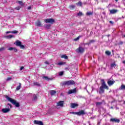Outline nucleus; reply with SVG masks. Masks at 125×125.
<instances>
[{
    "mask_svg": "<svg viewBox=\"0 0 125 125\" xmlns=\"http://www.w3.org/2000/svg\"><path fill=\"white\" fill-rule=\"evenodd\" d=\"M124 104H125V101L124 102Z\"/></svg>",
    "mask_w": 125,
    "mask_h": 125,
    "instance_id": "13d9d810",
    "label": "nucleus"
},
{
    "mask_svg": "<svg viewBox=\"0 0 125 125\" xmlns=\"http://www.w3.org/2000/svg\"><path fill=\"white\" fill-rule=\"evenodd\" d=\"M12 78L11 77H8L6 79L7 82H9V81H11Z\"/></svg>",
    "mask_w": 125,
    "mask_h": 125,
    "instance_id": "ea45409f",
    "label": "nucleus"
},
{
    "mask_svg": "<svg viewBox=\"0 0 125 125\" xmlns=\"http://www.w3.org/2000/svg\"><path fill=\"white\" fill-rule=\"evenodd\" d=\"M44 63H45V64H47V65H49V62H45Z\"/></svg>",
    "mask_w": 125,
    "mask_h": 125,
    "instance_id": "49530a36",
    "label": "nucleus"
},
{
    "mask_svg": "<svg viewBox=\"0 0 125 125\" xmlns=\"http://www.w3.org/2000/svg\"><path fill=\"white\" fill-rule=\"evenodd\" d=\"M118 11H119V10H118L117 9H112L110 10L111 14H115L117 13Z\"/></svg>",
    "mask_w": 125,
    "mask_h": 125,
    "instance_id": "f8f14e48",
    "label": "nucleus"
},
{
    "mask_svg": "<svg viewBox=\"0 0 125 125\" xmlns=\"http://www.w3.org/2000/svg\"><path fill=\"white\" fill-rule=\"evenodd\" d=\"M34 85H37V86H40V83L38 82H34L33 83Z\"/></svg>",
    "mask_w": 125,
    "mask_h": 125,
    "instance_id": "2f4dec72",
    "label": "nucleus"
},
{
    "mask_svg": "<svg viewBox=\"0 0 125 125\" xmlns=\"http://www.w3.org/2000/svg\"><path fill=\"white\" fill-rule=\"evenodd\" d=\"M15 44L17 46H20L22 44V42L19 40H17L15 42Z\"/></svg>",
    "mask_w": 125,
    "mask_h": 125,
    "instance_id": "4468645a",
    "label": "nucleus"
},
{
    "mask_svg": "<svg viewBox=\"0 0 125 125\" xmlns=\"http://www.w3.org/2000/svg\"><path fill=\"white\" fill-rule=\"evenodd\" d=\"M20 48H21V49H25V46L23 45H22L21 44L20 46Z\"/></svg>",
    "mask_w": 125,
    "mask_h": 125,
    "instance_id": "c9c22d12",
    "label": "nucleus"
},
{
    "mask_svg": "<svg viewBox=\"0 0 125 125\" xmlns=\"http://www.w3.org/2000/svg\"><path fill=\"white\" fill-rule=\"evenodd\" d=\"M77 115L78 116H81L82 115H84V111L83 110H81L80 111L77 112Z\"/></svg>",
    "mask_w": 125,
    "mask_h": 125,
    "instance_id": "2eb2a0df",
    "label": "nucleus"
},
{
    "mask_svg": "<svg viewBox=\"0 0 125 125\" xmlns=\"http://www.w3.org/2000/svg\"><path fill=\"white\" fill-rule=\"evenodd\" d=\"M124 64H125V61H123Z\"/></svg>",
    "mask_w": 125,
    "mask_h": 125,
    "instance_id": "6e6d98bb",
    "label": "nucleus"
},
{
    "mask_svg": "<svg viewBox=\"0 0 125 125\" xmlns=\"http://www.w3.org/2000/svg\"><path fill=\"white\" fill-rule=\"evenodd\" d=\"M50 93L51 95H54V94H55V93H56V91L55 90H51L50 91Z\"/></svg>",
    "mask_w": 125,
    "mask_h": 125,
    "instance_id": "4be33fe9",
    "label": "nucleus"
},
{
    "mask_svg": "<svg viewBox=\"0 0 125 125\" xmlns=\"http://www.w3.org/2000/svg\"><path fill=\"white\" fill-rule=\"evenodd\" d=\"M19 85L16 88V90H19L21 88V83H19Z\"/></svg>",
    "mask_w": 125,
    "mask_h": 125,
    "instance_id": "a878e982",
    "label": "nucleus"
},
{
    "mask_svg": "<svg viewBox=\"0 0 125 125\" xmlns=\"http://www.w3.org/2000/svg\"><path fill=\"white\" fill-rule=\"evenodd\" d=\"M111 122H115V123H120V119L117 118H112L110 119Z\"/></svg>",
    "mask_w": 125,
    "mask_h": 125,
    "instance_id": "ddd939ff",
    "label": "nucleus"
},
{
    "mask_svg": "<svg viewBox=\"0 0 125 125\" xmlns=\"http://www.w3.org/2000/svg\"><path fill=\"white\" fill-rule=\"evenodd\" d=\"M123 43H124V42H120V44H123Z\"/></svg>",
    "mask_w": 125,
    "mask_h": 125,
    "instance_id": "603ef678",
    "label": "nucleus"
},
{
    "mask_svg": "<svg viewBox=\"0 0 125 125\" xmlns=\"http://www.w3.org/2000/svg\"><path fill=\"white\" fill-rule=\"evenodd\" d=\"M23 69H24V66H21V67L20 68L21 71H22V70H23Z\"/></svg>",
    "mask_w": 125,
    "mask_h": 125,
    "instance_id": "de8ad7c7",
    "label": "nucleus"
},
{
    "mask_svg": "<svg viewBox=\"0 0 125 125\" xmlns=\"http://www.w3.org/2000/svg\"><path fill=\"white\" fill-rule=\"evenodd\" d=\"M18 3L20 4V5H21V6H23V5H25V4L23 3V1H18Z\"/></svg>",
    "mask_w": 125,
    "mask_h": 125,
    "instance_id": "b1692460",
    "label": "nucleus"
},
{
    "mask_svg": "<svg viewBox=\"0 0 125 125\" xmlns=\"http://www.w3.org/2000/svg\"><path fill=\"white\" fill-rule=\"evenodd\" d=\"M9 33H11V32H10V31H7L6 32V34H9Z\"/></svg>",
    "mask_w": 125,
    "mask_h": 125,
    "instance_id": "3c124183",
    "label": "nucleus"
},
{
    "mask_svg": "<svg viewBox=\"0 0 125 125\" xmlns=\"http://www.w3.org/2000/svg\"><path fill=\"white\" fill-rule=\"evenodd\" d=\"M76 52L78 53H83V52H84V48L82 46H79V48L76 50Z\"/></svg>",
    "mask_w": 125,
    "mask_h": 125,
    "instance_id": "7ed1b4c3",
    "label": "nucleus"
},
{
    "mask_svg": "<svg viewBox=\"0 0 125 125\" xmlns=\"http://www.w3.org/2000/svg\"><path fill=\"white\" fill-rule=\"evenodd\" d=\"M110 67H111V68H115L117 67V64H116V63L115 62H113L111 64Z\"/></svg>",
    "mask_w": 125,
    "mask_h": 125,
    "instance_id": "412c9836",
    "label": "nucleus"
},
{
    "mask_svg": "<svg viewBox=\"0 0 125 125\" xmlns=\"http://www.w3.org/2000/svg\"><path fill=\"white\" fill-rule=\"evenodd\" d=\"M4 47H2L1 48H0V51H3L4 50Z\"/></svg>",
    "mask_w": 125,
    "mask_h": 125,
    "instance_id": "37998d69",
    "label": "nucleus"
},
{
    "mask_svg": "<svg viewBox=\"0 0 125 125\" xmlns=\"http://www.w3.org/2000/svg\"><path fill=\"white\" fill-rule=\"evenodd\" d=\"M83 3H82L81 1H79L78 3V5H79L80 6H82Z\"/></svg>",
    "mask_w": 125,
    "mask_h": 125,
    "instance_id": "a19ab883",
    "label": "nucleus"
},
{
    "mask_svg": "<svg viewBox=\"0 0 125 125\" xmlns=\"http://www.w3.org/2000/svg\"><path fill=\"white\" fill-rule=\"evenodd\" d=\"M96 106H101V105H102V103L101 102H98L96 103Z\"/></svg>",
    "mask_w": 125,
    "mask_h": 125,
    "instance_id": "473e14b6",
    "label": "nucleus"
},
{
    "mask_svg": "<svg viewBox=\"0 0 125 125\" xmlns=\"http://www.w3.org/2000/svg\"><path fill=\"white\" fill-rule=\"evenodd\" d=\"M70 114H73V115H77V112H71Z\"/></svg>",
    "mask_w": 125,
    "mask_h": 125,
    "instance_id": "a18cd8bd",
    "label": "nucleus"
},
{
    "mask_svg": "<svg viewBox=\"0 0 125 125\" xmlns=\"http://www.w3.org/2000/svg\"><path fill=\"white\" fill-rule=\"evenodd\" d=\"M12 34H17L18 33V31L15 30L12 32Z\"/></svg>",
    "mask_w": 125,
    "mask_h": 125,
    "instance_id": "79ce46f5",
    "label": "nucleus"
},
{
    "mask_svg": "<svg viewBox=\"0 0 125 125\" xmlns=\"http://www.w3.org/2000/svg\"><path fill=\"white\" fill-rule=\"evenodd\" d=\"M61 57L64 59H68V56H66V55H62Z\"/></svg>",
    "mask_w": 125,
    "mask_h": 125,
    "instance_id": "5701e85b",
    "label": "nucleus"
},
{
    "mask_svg": "<svg viewBox=\"0 0 125 125\" xmlns=\"http://www.w3.org/2000/svg\"><path fill=\"white\" fill-rule=\"evenodd\" d=\"M34 124H35V125H43V123H42V122L38 120H35L34 121Z\"/></svg>",
    "mask_w": 125,
    "mask_h": 125,
    "instance_id": "0eeeda50",
    "label": "nucleus"
},
{
    "mask_svg": "<svg viewBox=\"0 0 125 125\" xmlns=\"http://www.w3.org/2000/svg\"><path fill=\"white\" fill-rule=\"evenodd\" d=\"M9 111H10V109L9 108H3L1 110V111L2 112V113H8Z\"/></svg>",
    "mask_w": 125,
    "mask_h": 125,
    "instance_id": "9b49d317",
    "label": "nucleus"
},
{
    "mask_svg": "<svg viewBox=\"0 0 125 125\" xmlns=\"http://www.w3.org/2000/svg\"><path fill=\"white\" fill-rule=\"evenodd\" d=\"M104 88L102 87H100V91H99V93L101 94V93H104Z\"/></svg>",
    "mask_w": 125,
    "mask_h": 125,
    "instance_id": "dca6fc26",
    "label": "nucleus"
},
{
    "mask_svg": "<svg viewBox=\"0 0 125 125\" xmlns=\"http://www.w3.org/2000/svg\"><path fill=\"white\" fill-rule=\"evenodd\" d=\"M79 104H78L72 103L71 104V108H75V107H78Z\"/></svg>",
    "mask_w": 125,
    "mask_h": 125,
    "instance_id": "f3484780",
    "label": "nucleus"
},
{
    "mask_svg": "<svg viewBox=\"0 0 125 125\" xmlns=\"http://www.w3.org/2000/svg\"><path fill=\"white\" fill-rule=\"evenodd\" d=\"M80 38H82V36H79V37H78L77 38H76V39H74V41L75 42H77V41H79V39H80Z\"/></svg>",
    "mask_w": 125,
    "mask_h": 125,
    "instance_id": "f704fd0d",
    "label": "nucleus"
},
{
    "mask_svg": "<svg viewBox=\"0 0 125 125\" xmlns=\"http://www.w3.org/2000/svg\"><path fill=\"white\" fill-rule=\"evenodd\" d=\"M55 20L53 19H47L44 20L45 23H50V24H52V23H54Z\"/></svg>",
    "mask_w": 125,
    "mask_h": 125,
    "instance_id": "20e7f679",
    "label": "nucleus"
},
{
    "mask_svg": "<svg viewBox=\"0 0 125 125\" xmlns=\"http://www.w3.org/2000/svg\"><path fill=\"white\" fill-rule=\"evenodd\" d=\"M115 1L117 2L119 0H115Z\"/></svg>",
    "mask_w": 125,
    "mask_h": 125,
    "instance_id": "4d7b16f0",
    "label": "nucleus"
},
{
    "mask_svg": "<svg viewBox=\"0 0 125 125\" xmlns=\"http://www.w3.org/2000/svg\"><path fill=\"white\" fill-rule=\"evenodd\" d=\"M109 23H110V24H114V22H113V21H109Z\"/></svg>",
    "mask_w": 125,
    "mask_h": 125,
    "instance_id": "8fccbe9b",
    "label": "nucleus"
},
{
    "mask_svg": "<svg viewBox=\"0 0 125 125\" xmlns=\"http://www.w3.org/2000/svg\"><path fill=\"white\" fill-rule=\"evenodd\" d=\"M77 92V88H75L73 89L69 90L68 91V94H72V93H76Z\"/></svg>",
    "mask_w": 125,
    "mask_h": 125,
    "instance_id": "6e6552de",
    "label": "nucleus"
},
{
    "mask_svg": "<svg viewBox=\"0 0 125 125\" xmlns=\"http://www.w3.org/2000/svg\"><path fill=\"white\" fill-rule=\"evenodd\" d=\"M36 25L38 26L39 27H41V25H42V23H41V21H38L36 23Z\"/></svg>",
    "mask_w": 125,
    "mask_h": 125,
    "instance_id": "bb28decb",
    "label": "nucleus"
},
{
    "mask_svg": "<svg viewBox=\"0 0 125 125\" xmlns=\"http://www.w3.org/2000/svg\"><path fill=\"white\" fill-rule=\"evenodd\" d=\"M103 83H102V86L101 87L105 88L106 89H109V87L106 85V83H105V81H104V80H102Z\"/></svg>",
    "mask_w": 125,
    "mask_h": 125,
    "instance_id": "39448f33",
    "label": "nucleus"
},
{
    "mask_svg": "<svg viewBox=\"0 0 125 125\" xmlns=\"http://www.w3.org/2000/svg\"><path fill=\"white\" fill-rule=\"evenodd\" d=\"M78 16H82V15H83V12H79V13H78L77 14Z\"/></svg>",
    "mask_w": 125,
    "mask_h": 125,
    "instance_id": "58836bf2",
    "label": "nucleus"
},
{
    "mask_svg": "<svg viewBox=\"0 0 125 125\" xmlns=\"http://www.w3.org/2000/svg\"><path fill=\"white\" fill-rule=\"evenodd\" d=\"M75 6L74 5H70L69 6V8L70 9H74V8H75Z\"/></svg>",
    "mask_w": 125,
    "mask_h": 125,
    "instance_id": "c756f323",
    "label": "nucleus"
},
{
    "mask_svg": "<svg viewBox=\"0 0 125 125\" xmlns=\"http://www.w3.org/2000/svg\"><path fill=\"white\" fill-rule=\"evenodd\" d=\"M119 89L120 90H125V85L122 84L121 86L119 87Z\"/></svg>",
    "mask_w": 125,
    "mask_h": 125,
    "instance_id": "aec40b11",
    "label": "nucleus"
},
{
    "mask_svg": "<svg viewBox=\"0 0 125 125\" xmlns=\"http://www.w3.org/2000/svg\"><path fill=\"white\" fill-rule=\"evenodd\" d=\"M115 83V81L111 80L109 79L107 81V84H108L109 86H111V85H113Z\"/></svg>",
    "mask_w": 125,
    "mask_h": 125,
    "instance_id": "423d86ee",
    "label": "nucleus"
},
{
    "mask_svg": "<svg viewBox=\"0 0 125 125\" xmlns=\"http://www.w3.org/2000/svg\"><path fill=\"white\" fill-rule=\"evenodd\" d=\"M32 8V7L31 6H29L28 7H27V9L28 10H30V9H31Z\"/></svg>",
    "mask_w": 125,
    "mask_h": 125,
    "instance_id": "09e8293b",
    "label": "nucleus"
},
{
    "mask_svg": "<svg viewBox=\"0 0 125 125\" xmlns=\"http://www.w3.org/2000/svg\"><path fill=\"white\" fill-rule=\"evenodd\" d=\"M96 1H97V0H95Z\"/></svg>",
    "mask_w": 125,
    "mask_h": 125,
    "instance_id": "052dcab7",
    "label": "nucleus"
},
{
    "mask_svg": "<svg viewBox=\"0 0 125 125\" xmlns=\"http://www.w3.org/2000/svg\"><path fill=\"white\" fill-rule=\"evenodd\" d=\"M8 50H9L10 51H14L15 52H17V49L12 47H9L8 48Z\"/></svg>",
    "mask_w": 125,
    "mask_h": 125,
    "instance_id": "9d476101",
    "label": "nucleus"
},
{
    "mask_svg": "<svg viewBox=\"0 0 125 125\" xmlns=\"http://www.w3.org/2000/svg\"><path fill=\"white\" fill-rule=\"evenodd\" d=\"M94 42V41L92 40V41H90V43H91V42Z\"/></svg>",
    "mask_w": 125,
    "mask_h": 125,
    "instance_id": "864d4df0",
    "label": "nucleus"
},
{
    "mask_svg": "<svg viewBox=\"0 0 125 125\" xmlns=\"http://www.w3.org/2000/svg\"><path fill=\"white\" fill-rule=\"evenodd\" d=\"M64 64H65V62H60L58 63V66H61L62 65H64Z\"/></svg>",
    "mask_w": 125,
    "mask_h": 125,
    "instance_id": "cd10ccee",
    "label": "nucleus"
},
{
    "mask_svg": "<svg viewBox=\"0 0 125 125\" xmlns=\"http://www.w3.org/2000/svg\"><path fill=\"white\" fill-rule=\"evenodd\" d=\"M86 15L87 16H89L90 15H92V12H87L86 14Z\"/></svg>",
    "mask_w": 125,
    "mask_h": 125,
    "instance_id": "c85d7f7f",
    "label": "nucleus"
},
{
    "mask_svg": "<svg viewBox=\"0 0 125 125\" xmlns=\"http://www.w3.org/2000/svg\"><path fill=\"white\" fill-rule=\"evenodd\" d=\"M124 38H125V35H124Z\"/></svg>",
    "mask_w": 125,
    "mask_h": 125,
    "instance_id": "bf43d9fd",
    "label": "nucleus"
},
{
    "mask_svg": "<svg viewBox=\"0 0 125 125\" xmlns=\"http://www.w3.org/2000/svg\"><path fill=\"white\" fill-rule=\"evenodd\" d=\"M64 75V71H61L59 73V76H63Z\"/></svg>",
    "mask_w": 125,
    "mask_h": 125,
    "instance_id": "72a5a7b5",
    "label": "nucleus"
},
{
    "mask_svg": "<svg viewBox=\"0 0 125 125\" xmlns=\"http://www.w3.org/2000/svg\"><path fill=\"white\" fill-rule=\"evenodd\" d=\"M77 98L79 99H81L82 98H84V97H83L82 95L77 96Z\"/></svg>",
    "mask_w": 125,
    "mask_h": 125,
    "instance_id": "4c0bfd02",
    "label": "nucleus"
},
{
    "mask_svg": "<svg viewBox=\"0 0 125 125\" xmlns=\"http://www.w3.org/2000/svg\"><path fill=\"white\" fill-rule=\"evenodd\" d=\"M60 106V107H63L64 106V101H60L57 104V106Z\"/></svg>",
    "mask_w": 125,
    "mask_h": 125,
    "instance_id": "1a4fd4ad",
    "label": "nucleus"
},
{
    "mask_svg": "<svg viewBox=\"0 0 125 125\" xmlns=\"http://www.w3.org/2000/svg\"><path fill=\"white\" fill-rule=\"evenodd\" d=\"M111 108L113 109V107H111Z\"/></svg>",
    "mask_w": 125,
    "mask_h": 125,
    "instance_id": "680f3d73",
    "label": "nucleus"
},
{
    "mask_svg": "<svg viewBox=\"0 0 125 125\" xmlns=\"http://www.w3.org/2000/svg\"><path fill=\"white\" fill-rule=\"evenodd\" d=\"M42 79L46 81H51V80H52L51 78H49L47 76H43Z\"/></svg>",
    "mask_w": 125,
    "mask_h": 125,
    "instance_id": "a211bd4d",
    "label": "nucleus"
},
{
    "mask_svg": "<svg viewBox=\"0 0 125 125\" xmlns=\"http://www.w3.org/2000/svg\"><path fill=\"white\" fill-rule=\"evenodd\" d=\"M44 26L46 29H49L50 28V24H45Z\"/></svg>",
    "mask_w": 125,
    "mask_h": 125,
    "instance_id": "7c9ffc66",
    "label": "nucleus"
},
{
    "mask_svg": "<svg viewBox=\"0 0 125 125\" xmlns=\"http://www.w3.org/2000/svg\"><path fill=\"white\" fill-rule=\"evenodd\" d=\"M15 9H16L17 10H20V6H18V7L15 8Z\"/></svg>",
    "mask_w": 125,
    "mask_h": 125,
    "instance_id": "c03bdc74",
    "label": "nucleus"
},
{
    "mask_svg": "<svg viewBox=\"0 0 125 125\" xmlns=\"http://www.w3.org/2000/svg\"><path fill=\"white\" fill-rule=\"evenodd\" d=\"M85 44H87L88 45H89V42L86 43Z\"/></svg>",
    "mask_w": 125,
    "mask_h": 125,
    "instance_id": "5fc2aeb1",
    "label": "nucleus"
},
{
    "mask_svg": "<svg viewBox=\"0 0 125 125\" xmlns=\"http://www.w3.org/2000/svg\"><path fill=\"white\" fill-rule=\"evenodd\" d=\"M75 81L73 80H70L68 81H64L62 83V85H72L75 84Z\"/></svg>",
    "mask_w": 125,
    "mask_h": 125,
    "instance_id": "f03ea898",
    "label": "nucleus"
},
{
    "mask_svg": "<svg viewBox=\"0 0 125 125\" xmlns=\"http://www.w3.org/2000/svg\"><path fill=\"white\" fill-rule=\"evenodd\" d=\"M6 39H12V38H13V35H10L7 36H5Z\"/></svg>",
    "mask_w": 125,
    "mask_h": 125,
    "instance_id": "393cba45",
    "label": "nucleus"
},
{
    "mask_svg": "<svg viewBox=\"0 0 125 125\" xmlns=\"http://www.w3.org/2000/svg\"><path fill=\"white\" fill-rule=\"evenodd\" d=\"M37 99H38V97L37 96V95H33L32 101H37Z\"/></svg>",
    "mask_w": 125,
    "mask_h": 125,
    "instance_id": "6ab92c4d",
    "label": "nucleus"
},
{
    "mask_svg": "<svg viewBox=\"0 0 125 125\" xmlns=\"http://www.w3.org/2000/svg\"><path fill=\"white\" fill-rule=\"evenodd\" d=\"M5 98L6 100H8V101H9L10 102H11L14 105L16 106V107H19L20 105L18 103L16 102V101L10 98L8 96H5Z\"/></svg>",
    "mask_w": 125,
    "mask_h": 125,
    "instance_id": "f257e3e1",
    "label": "nucleus"
},
{
    "mask_svg": "<svg viewBox=\"0 0 125 125\" xmlns=\"http://www.w3.org/2000/svg\"><path fill=\"white\" fill-rule=\"evenodd\" d=\"M105 54H106V55H111V52L109 51H106L105 52Z\"/></svg>",
    "mask_w": 125,
    "mask_h": 125,
    "instance_id": "e433bc0d",
    "label": "nucleus"
}]
</instances>
